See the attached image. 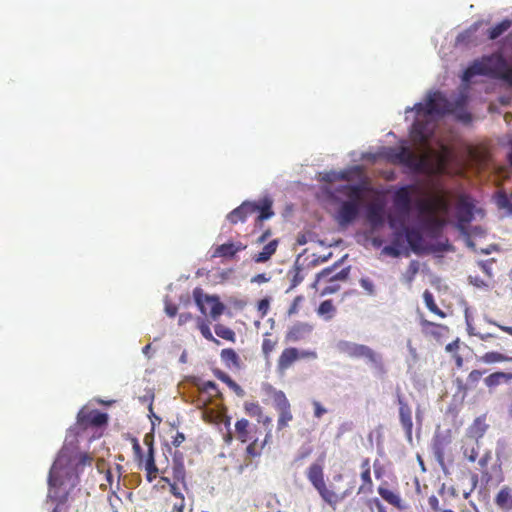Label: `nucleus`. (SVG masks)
<instances>
[{"instance_id":"obj_1","label":"nucleus","mask_w":512,"mask_h":512,"mask_svg":"<svg viewBox=\"0 0 512 512\" xmlns=\"http://www.w3.org/2000/svg\"><path fill=\"white\" fill-rule=\"evenodd\" d=\"M467 99L460 96L454 102H450L441 92L429 93L425 103H417L414 106L416 120L412 125L411 137L414 142L427 145L435 130L434 115L443 116L453 114L463 123H470L472 115L466 109Z\"/></svg>"},{"instance_id":"obj_2","label":"nucleus","mask_w":512,"mask_h":512,"mask_svg":"<svg viewBox=\"0 0 512 512\" xmlns=\"http://www.w3.org/2000/svg\"><path fill=\"white\" fill-rule=\"evenodd\" d=\"M93 460V456L89 453L63 447L50 469L48 484L52 487L68 486L74 488L79 480L78 467L91 465Z\"/></svg>"},{"instance_id":"obj_3","label":"nucleus","mask_w":512,"mask_h":512,"mask_svg":"<svg viewBox=\"0 0 512 512\" xmlns=\"http://www.w3.org/2000/svg\"><path fill=\"white\" fill-rule=\"evenodd\" d=\"M477 75L488 76L512 84V63H509L501 52L483 56L465 69L462 79L464 82H469Z\"/></svg>"},{"instance_id":"obj_4","label":"nucleus","mask_w":512,"mask_h":512,"mask_svg":"<svg viewBox=\"0 0 512 512\" xmlns=\"http://www.w3.org/2000/svg\"><path fill=\"white\" fill-rule=\"evenodd\" d=\"M306 477L323 502L332 508H335L341 501L352 495L355 489L354 484L351 483L344 491L337 492L333 484L326 483L324 466L321 462L312 463L306 470Z\"/></svg>"},{"instance_id":"obj_5","label":"nucleus","mask_w":512,"mask_h":512,"mask_svg":"<svg viewBox=\"0 0 512 512\" xmlns=\"http://www.w3.org/2000/svg\"><path fill=\"white\" fill-rule=\"evenodd\" d=\"M255 213L258 215L255 219L253 232H255L257 228L262 227L264 220H267L274 215L272 210V201L269 198H264L259 202L244 201L240 206L233 209L227 215V220L231 224L235 225L239 222H245L249 216Z\"/></svg>"},{"instance_id":"obj_6","label":"nucleus","mask_w":512,"mask_h":512,"mask_svg":"<svg viewBox=\"0 0 512 512\" xmlns=\"http://www.w3.org/2000/svg\"><path fill=\"white\" fill-rule=\"evenodd\" d=\"M385 157L393 164L403 165L414 172H422L427 166V160L406 146L390 147L385 151Z\"/></svg>"},{"instance_id":"obj_7","label":"nucleus","mask_w":512,"mask_h":512,"mask_svg":"<svg viewBox=\"0 0 512 512\" xmlns=\"http://www.w3.org/2000/svg\"><path fill=\"white\" fill-rule=\"evenodd\" d=\"M263 391L265 395L271 399L275 409L278 411V429L281 430L285 428L293 419L291 405L285 393L282 390L276 389L269 383L263 385Z\"/></svg>"},{"instance_id":"obj_8","label":"nucleus","mask_w":512,"mask_h":512,"mask_svg":"<svg viewBox=\"0 0 512 512\" xmlns=\"http://www.w3.org/2000/svg\"><path fill=\"white\" fill-rule=\"evenodd\" d=\"M194 301L203 315H207L209 308V316L213 320H217L224 312L225 305L220 301L216 295H208L204 293L203 289L196 287L193 290Z\"/></svg>"},{"instance_id":"obj_9","label":"nucleus","mask_w":512,"mask_h":512,"mask_svg":"<svg viewBox=\"0 0 512 512\" xmlns=\"http://www.w3.org/2000/svg\"><path fill=\"white\" fill-rule=\"evenodd\" d=\"M475 204L467 194H461L457 198L455 206L456 227L464 235H469L468 225L474 219Z\"/></svg>"},{"instance_id":"obj_10","label":"nucleus","mask_w":512,"mask_h":512,"mask_svg":"<svg viewBox=\"0 0 512 512\" xmlns=\"http://www.w3.org/2000/svg\"><path fill=\"white\" fill-rule=\"evenodd\" d=\"M338 350L351 358H365L376 367L382 368L383 366L381 356L369 346L350 341H341L338 343Z\"/></svg>"},{"instance_id":"obj_11","label":"nucleus","mask_w":512,"mask_h":512,"mask_svg":"<svg viewBox=\"0 0 512 512\" xmlns=\"http://www.w3.org/2000/svg\"><path fill=\"white\" fill-rule=\"evenodd\" d=\"M316 358L317 353L313 350H299L296 347H286L277 359L276 371L278 374L284 375L298 360Z\"/></svg>"},{"instance_id":"obj_12","label":"nucleus","mask_w":512,"mask_h":512,"mask_svg":"<svg viewBox=\"0 0 512 512\" xmlns=\"http://www.w3.org/2000/svg\"><path fill=\"white\" fill-rule=\"evenodd\" d=\"M107 422L108 415L97 409L83 407L77 414V426L82 430L103 427Z\"/></svg>"},{"instance_id":"obj_13","label":"nucleus","mask_w":512,"mask_h":512,"mask_svg":"<svg viewBox=\"0 0 512 512\" xmlns=\"http://www.w3.org/2000/svg\"><path fill=\"white\" fill-rule=\"evenodd\" d=\"M336 265L332 267H328L323 269L321 272L317 274V282L318 283H331V285L326 286L322 294H331L339 290V285L334 284L337 281H345L349 276V268H342L340 271H335Z\"/></svg>"},{"instance_id":"obj_14","label":"nucleus","mask_w":512,"mask_h":512,"mask_svg":"<svg viewBox=\"0 0 512 512\" xmlns=\"http://www.w3.org/2000/svg\"><path fill=\"white\" fill-rule=\"evenodd\" d=\"M419 325L421 328V332L425 337L434 339L438 343H441L450 332L448 326L429 321L425 319L423 316H421L419 319Z\"/></svg>"},{"instance_id":"obj_15","label":"nucleus","mask_w":512,"mask_h":512,"mask_svg":"<svg viewBox=\"0 0 512 512\" xmlns=\"http://www.w3.org/2000/svg\"><path fill=\"white\" fill-rule=\"evenodd\" d=\"M247 245L241 241H228L216 246L211 254L212 258L234 259L237 253L244 251Z\"/></svg>"},{"instance_id":"obj_16","label":"nucleus","mask_w":512,"mask_h":512,"mask_svg":"<svg viewBox=\"0 0 512 512\" xmlns=\"http://www.w3.org/2000/svg\"><path fill=\"white\" fill-rule=\"evenodd\" d=\"M360 485L357 495H370L373 493L374 483L371 475V463L369 458H363L360 463Z\"/></svg>"},{"instance_id":"obj_17","label":"nucleus","mask_w":512,"mask_h":512,"mask_svg":"<svg viewBox=\"0 0 512 512\" xmlns=\"http://www.w3.org/2000/svg\"><path fill=\"white\" fill-rule=\"evenodd\" d=\"M397 403L399 405L400 423L407 437L411 439L413 430L412 411L404 396L400 392L397 393Z\"/></svg>"},{"instance_id":"obj_18","label":"nucleus","mask_w":512,"mask_h":512,"mask_svg":"<svg viewBox=\"0 0 512 512\" xmlns=\"http://www.w3.org/2000/svg\"><path fill=\"white\" fill-rule=\"evenodd\" d=\"M360 205L355 201H343L337 211L336 219L339 224L352 223L359 215Z\"/></svg>"},{"instance_id":"obj_19","label":"nucleus","mask_w":512,"mask_h":512,"mask_svg":"<svg viewBox=\"0 0 512 512\" xmlns=\"http://www.w3.org/2000/svg\"><path fill=\"white\" fill-rule=\"evenodd\" d=\"M313 325L307 322H296L286 332V342H300L306 340L313 332Z\"/></svg>"},{"instance_id":"obj_20","label":"nucleus","mask_w":512,"mask_h":512,"mask_svg":"<svg viewBox=\"0 0 512 512\" xmlns=\"http://www.w3.org/2000/svg\"><path fill=\"white\" fill-rule=\"evenodd\" d=\"M415 186L408 185L400 187L394 194L393 202L395 207L402 212H409L412 204V192Z\"/></svg>"},{"instance_id":"obj_21","label":"nucleus","mask_w":512,"mask_h":512,"mask_svg":"<svg viewBox=\"0 0 512 512\" xmlns=\"http://www.w3.org/2000/svg\"><path fill=\"white\" fill-rule=\"evenodd\" d=\"M420 210L428 213L442 212L446 214L450 210V201L447 197L439 195L431 200L422 201Z\"/></svg>"},{"instance_id":"obj_22","label":"nucleus","mask_w":512,"mask_h":512,"mask_svg":"<svg viewBox=\"0 0 512 512\" xmlns=\"http://www.w3.org/2000/svg\"><path fill=\"white\" fill-rule=\"evenodd\" d=\"M72 488H69L68 486H61V487H52L49 484V495L48 497L56 501V506L51 512H66V508L64 507V504L66 503L68 499V494Z\"/></svg>"},{"instance_id":"obj_23","label":"nucleus","mask_w":512,"mask_h":512,"mask_svg":"<svg viewBox=\"0 0 512 512\" xmlns=\"http://www.w3.org/2000/svg\"><path fill=\"white\" fill-rule=\"evenodd\" d=\"M494 503L501 511H512V488L508 485L502 486L494 497Z\"/></svg>"},{"instance_id":"obj_24","label":"nucleus","mask_w":512,"mask_h":512,"mask_svg":"<svg viewBox=\"0 0 512 512\" xmlns=\"http://www.w3.org/2000/svg\"><path fill=\"white\" fill-rule=\"evenodd\" d=\"M493 201L498 210L504 211L506 216L512 217V193L499 189L494 193Z\"/></svg>"},{"instance_id":"obj_25","label":"nucleus","mask_w":512,"mask_h":512,"mask_svg":"<svg viewBox=\"0 0 512 512\" xmlns=\"http://www.w3.org/2000/svg\"><path fill=\"white\" fill-rule=\"evenodd\" d=\"M378 494L381 498L386 501L388 504L394 506L399 510H403L405 505L402 502L400 495L390 489L387 488V483L381 484L377 488Z\"/></svg>"},{"instance_id":"obj_26","label":"nucleus","mask_w":512,"mask_h":512,"mask_svg":"<svg viewBox=\"0 0 512 512\" xmlns=\"http://www.w3.org/2000/svg\"><path fill=\"white\" fill-rule=\"evenodd\" d=\"M367 220L373 228H378L384 224V207L382 204L373 203L367 208Z\"/></svg>"},{"instance_id":"obj_27","label":"nucleus","mask_w":512,"mask_h":512,"mask_svg":"<svg viewBox=\"0 0 512 512\" xmlns=\"http://www.w3.org/2000/svg\"><path fill=\"white\" fill-rule=\"evenodd\" d=\"M461 447L464 457L471 463H474L479 455L480 441L464 437Z\"/></svg>"},{"instance_id":"obj_28","label":"nucleus","mask_w":512,"mask_h":512,"mask_svg":"<svg viewBox=\"0 0 512 512\" xmlns=\"http://www.w3.org/2000/svg\"><path fill=\"white\" fill-rule=\"evenodd\" d=\"M220 359L228 369L240 370L242 367L240 356L232 348L222 349L220 352Z\"/></svg>"},{"instance_id":"obj_29","label":"nucleus","mask_w":512,"mask_h":512,"mask_svg":"<svg viewBox=\"0 0 512 512\" xmlns=\"http://www.w3.org/2000/svg\"><path fill=\"white\" fill-rule=\"evenodd\" d=\"M279 246V240L273 239L269 241L260 252L255 253L252 256V260L255 263H265L271 259V257L276 253Z\"/></svg>"},{"instance_id":"obj_30","label":"nucleus","mask_w":512,"mask_h":512,"mask_svg":"<svg viewBox=\"0 0 512 512\" xmlns=\"http://www.w3.org/2000/svg\"><path fill=\"white\" fill-rule=\"evenodd\" d=\"M484 373L485 371L475 369L468 374L466 383H462L460 380L458 381V391L463 394V397L467 395L469 390H473L477 387Z\"/></svg>"},{"instance_id":"obj_31","label":"nucleus","mask_w":512,"mask_h":512,"mask_svg":"<svg viewBox=\"0 0 512 512\" xmlns=\"http://www.w3.org/2000/svg\"><path fill=\"white\" fill-rule=\"evenodd\" d=\"M144 469L146 471V478L148 482H152L158 473V468L154 458V447L152 443L148 444L147 455L144 458Z\"/></svg>"},{"instance_id":"obj_32","label":"nucleus","mask_w":512,"mask_h":512,"mask_svg":"<svg viewBox=\"0 0 512 512\" xmlns=\"http://www.w3.org/2000/svg\"><path fill=\"white\" fill-rule=\"evenodd\" d=\"M198 390H199L201 396L204 395V394H208V397L206 399H202V397H200L198 399V402L201 403L203 406H206L207 404H209L213 397H220L221 396V393H220V391L218 389L217 384L215 382H213V381L203 382L198 387Z\"/></svg>"},{"instance_id":"obj_33","label":"nucleus","mask_w":512,"mask_h":512,"mask_svg":"<svg viewBox=\"0 0 512 512\" xmlns=\"http://www.w3.org/2000/svg\"><path fill=\"white\" fill-rule=\"evenodd\" d=\"M278 337L273 336L271 333L266 332L263 335V340L261 344V351L264 359L269 361L271 358V354L275 351L278 345Z\"/></svg>"},{"instance_id":"obj_34","label":"nucleus","mask_w":512,"mask_h":512,"mask_svg":"<svg viewBox=\"0 0 512 512\" xmlns=\"http://www.w3.org/2000/svg\"><path fill=\"white\" fill-rule=\"evenodd\" d=\"M445 224V219L436 216H430L423 222V228L424 230H426L432 236L435 237L442 232V229L445 226Z\"/></svg>"},{"instance_id":"obj_35","label":"nucleus","mask_w":512,"mask_h":512,"mask_svg":"<svg viewBox=\"0 0 512 512\" xmlns=\"http://www.w3.org/2000/svg\"><path fill=\"white\" fill-rule=\"evenodd\" d=\"M511 379L512 373L497 371L485 377L484 383L489 389H491L501 385L502 383H506Z\"/></svg>"},{"instance_id":"obj_36","label":"nucleus","mask_w":512,"mask_h":512,"mask_svg":"<svg viewBox=\"0 0 512 512\" xmlns=\"http://www.w3.org/2000/svg\"><path fill=\"white\" fill-rule=\"evenodd\" d=\"M487 427L488 426L485 424L483 419L476 418L473 424L468 428L465 437L480 441V439L484 436Z\"/></svg>"},{"instance_id":"obj_37","label":"nucleus","mask_w":512,"mask_h":512,"mask_svg":"<svg viewBox=\"0 0 512 512\" xmlns=\"http://www.w3.org/2000/svg\"><path fill=\"white\" fill-rule=\"evenodd\" d=\"M406 240L413 252L419 253L421 251L423 237L419 230L407 228Z\"/></svg>"},{"instance_id":"obj_38","label":"nucleus","mask_w":512,"mask_h":512,"mask_svg":"<svg viewBox=\"0 0 512 512\" xmlns=\"http://www.w3.org/2000/svg\"><path fill=\"white\" fill-rule=\"evenodd\" d=\"M213 373L217 379L225 383L238 396L244 395V390L242 389V387L238 383H236L227 373L223 372L220 369L214 370Z\"/></svg>"},{"instance_id":"obj_39","label":"nucleus","mask_w":512,"mask_h":512,"mask_svg":"<svg viewBox=\"0 0 512 512\" xmlns=\"http://www.w3.org/2000/svg\"><path fill=\"white\" fill-rule=\"evenodd\" d=\"M492 460V452L490 450H487L484 452V454L481 456V458L478 461V465L480 467L482 480L486 483H489L492 480V474L489 472L488 464Z\"/></svg>"},{"instance_id":"obj_40","label":"nucleus","mask_w":512,"mask_h":512,"mask_svg":"<svg viewBox=\"0 0 512 512\" xmlns=\"http://www.w3.org/2000/svg\"><path fill=\"white\" fill-rule=\"evenodd\" d=\"M479 361L484 364H494L500 362H512V357H508L503 353L491 351L486 352L482 356L479 357Z\"/></svg>"},{"instance_id":"obj_41","label":"nucleus","mask_w":512,"mask_h":512,"mask_svg":"<svg viewBox=\"0 0 512 512\" xmlns=\"http://www.w3.org/2000/svg\"><path fill=\"white\" fill-rule=\"evenodd\" d=\"M512 25V21L509 19H504L500 23L496 24L494 27L490 28L487 31V37L489 40H495L500 37L504 32H506Z\"/></svg>"},{"instance_id":"obj_42","label":"nucleus","mask_w":512,"mask_h":512,"mask_svg":"<svg viewBox=\"0 0 512 512\" xmlns=\"http://www.w3.org/2000/svg\"><path fill=\"white\" fill-rule=\"evenodd\" d=\"M249 425V421L244 418L235 423L236 437L242 443H246L250 439Z\"/></svg>"},{"instance_id":"obj_43","label":"nucleus","mask_w":512,"mask_h":512,"mask_svg":"<svg viewBox=\"0 0 512 512\" xmlns=\"http://www.w3.org/2000/svg\"><path fill=\"white\" fill-rule=\"evenodd\" d=\"M347 201H355L361 205V201L363 200L364 192L366 191V187L364 184H355L351 187H347Z\"/></svg>"},{"instance_id":"obj_44","label":"nucleus","mask_w":512,"mask_h":512,"mask_svg":"<svg viewBox=\"0 0 512 512\" xmlns=\"http://www.w3.org/2000/svg\"><path fill=\"white\" fill-rule=\"evenodd\" d=\"M423 299H424L425 305L429 309V311H431L432 313L436 314L437 316H439L441 318L446 317V313L437 306V304L435 303L433 294L429 290L424 291Z\"/></svg>"},{"instance_id":"obj_45","label":"nucleus","mask_w":512,"mask_h":512,"mask_svg":"<svg viewBox=\"0 0 512 512\" xmlns=\"http://www.w3.org/2000/svg\"><path fill=\"white\" fill-rule=\"evenodd\" d=\"M172 475L173 479L177 482L185 483L186 471L181 459L176 458L173 459L172 464Z\"/></svg>"},{"instance_id":"obj_46","label":"nucleus","mask_w":512,"mask_h":512,"mask_svg":"<svg viewBox=\"0 0 512 512\" xmlns=\"http://www.w3.org/2000/svg\"><path fill=\"white\" fill-rule=\"evenodd\" d=\"M336 312V308L332 300H325L320 303L317 313L325 320H331Z\"/></svg>"},{"instance_id":"obj_47","label":"nucleus","mask_w":512,"mask_h":512,"mask_svg":"<svg viewBox=\"0 0 512 512\" xmlns=\"http://www.w3.org/2000/svg\"><path fill=\"white\" fill-rule=\"evenodd\" d=\"M215 334L229 342L234 343L236 341V333L229 327L223 324H216L214 326Z\"/></svg>"},{"instance_id":"obj_48","label":"nucleus","mask_w":512,"mask_h":512,"mask_svg":"<svg viewBox=\"0 0 512 512\" xmlns=\"http://www.w3.org/2000/svg\"><path fill=\"white\" fill-rule=\"evenodd\" d=\"M459 347H460V340L457 338L454 341L448 343L445 347V350L449 353H453V358L455 360L456 366L460 368L463 365V358L458 353Z\"/></svg>"},{"instance_id":"obj_49","label":"nucleus","mask_w":512,"mask_h":512,"mask_svg":"<svg viewBox=\"0 0 512 512\" xmlns=\"http://www.w3.org/2000/svg\"><path fill=\"white\" fill-rule=\"evenodd\" d=\"M198 329L200 330L202 336L210 341V342H213L214 344L216 345H220V341L215 338L210 330V327L209 325L204 321V320H199L198 321Z\"/></svg>"},{"instance_id":"obj_50","label":"nucleus","mask_w":512,"mask_h":512,"mask_svg":"<svg viewBox=\"0 0 512 512\" xmlns=\"http://www.w3.org/2000/svg\"><path fill=\"white\" fill-rule=\"evenodd\" d=\"M244 408L245 412L251 417L260 418L263 414L262 407L257 402H246Z\"/></svg>"},{"instance_id":"obj_51","label":"nucleus","mask_w":512,"mask_h":512,"mask_svg":"<svg viewBox=\"0 0 512 512\" xmlns=\"http://www.w3.org/2000/svg\"><path fill=\"white\" fill-rule=\"evenodd\" d=\"M418 271H419V263H418V261L412 260L409 263V266H408V268L406 270V273L404 275L406 281L408 283H411L414 280V278H415L416 274L418 273Z\"/></svg>"},{"instance_id":"obj_52","label":"nucleus","mask_w":512,"mask_h":512,"mask_svg":"<svg viewBox=\"0 0 512 512\" xmlns=\"http://www.w3.org/2000/svg\"><path fill=\"white\" fill-rule=\"evenodd\" d=\"M322 180L326 182H333L335 180H349L346 172H327L322 176Z\"/></svg>"},{"instance_id":"obj_53","label":"nucleus","mask_w":512,"mask_h":512,"mask_svg":"<svg viewBox=\"0 0 512 512\" xmlns=\"http://www.w3.org/2000/svg\"><path fill=\"white\" fill-rule=\"evenodd\" d=\"M132 448L135 460L139 463V465H141L144 461V454L142 447L136 438L132 440Z\"/></svg>"},{"instance_id":"obj_54","label":"nucleus","mask_w":512,"mask_h":512,"mask_svg":"<svg viewBox=\"0 0 512 512\" xmlns=\"http://www.w3.org/2000/svg\"><path fill=\"white\" fill-rule=\"evenodd\" d=\"M303 301L304 297L302 295L296 296L288 309V315L292 316L297 314L299 312L300 305L302 304Z\"/></svg>"},{"instance_id":"obj_55","label":"nucleus","mask_w":512,"mask_h":512,"mask_svg":"<svg viewBox=\"0 0 512 512\" xmlns=\"http://www.w3.org/2000/svg\"><path fill=\"white\" fill-rule=\"evenodd\" d=\"M360 286L369 294V295H374L375 293V286H374V283L371 279L367 278V277H364V278H361L360 281Z\"/></svg>"},{"instance_id":"obj_56","label":"nucleus","mask_w":512,"mask_h":512,"mask_svg":"<svg viewBox=\"0 0 512 512\" xmlns=\"http://www.w3.org/2000/svg\"><path fill=\"white\" fill-rule=\"evenodd\" d=\"M262 448H263V445L259 447L257 444V441L255 440L247 446L246 453L250 457H257L261 454Z\"/></svg>"},{"instance_id":"obj_57","label":"nucleus","mask_w":512,"mask_h":512,"mask_svg":"<svg viewBox=\"0 0 512 512\" xmlns=\"http://www.w3.org/2000/svg\"><path fill=\"white\" fill-rule=\"evenodd\" d=\"M382 253L396 258L400 256L401 251L398 245H388L383 248Z\"/></svg>"},{"instance_id":"obj_58","label":"nucleus","mask_w":512,"mask_h":512,"mask_svg":"<svg viewBox=\"0 0 512 512\" xmlns=\"http://www.w3.org/2000/svg\"><path fill=\"white\" fill-rule=\"evenodd\" d=\"M476 27L469 28L468 30L464 31L463 33H460L457 36V42L458 43H467L468 39L476 32Z\"/></svg>"},{"instance_id":"obj_59","label":"nucleus","mask_w":512,"mask_h":512,"mask_svg":"<svg viewBox=\"0 0 512 512\" xmlns=\"http://www.w3.org/2000/svg\"><path fill=\"white\" fill-rule=\"evenodd\" d=\"M269 305H270V302H269V299H267V298L261 299L258 302L257 309L261 313L262 317H264L268 313Z\"/></svg>"},{"instance_id":"obj_60","label":"nucleus","mask_w":512,"mask_h":512,"mask_svg":"<svg viewBox=\"0 0 512 512\" xmlns=\"http://www.w3.org/2000/svg\"><path fill=\"white\" fill-rule=\"evenodd\" d=\"M468 279H469L470 284H472L473 286H475L477 288L488 287L487 283L483 279H481L479 276L470 275Z\"/></svg>"},{"instance_id":"obj_61","label":"nucleus","mask_w":512,"mask_h":512,"mask_svg":"<svg viewBox=\"0 0 512 512\" xmlns=\"http://www.w3.org/2000/svg\"><path fill=\"white\" fill-rule=\"evenodd\" d=\"M313 407H314V416L316 418H321L325 413H327V410L321 405L318 401H313Z\"/></svg>"},{"instance_id":"obj_62","label":"nucleus","mask_w":512,"mask_h":512,"mask_svg":"<svg viewBox=\"0 0 512 512\" xmlns=\"http://www.w3.org/2000/svg\"><path fill=\"white\" fill-rule=\"evenodd\" d=\"M478 265L488 277H492V261H480Z\"/></svg>"},{"instance_id":"obj_63","label":"nucleus","mask_w":512,"mask_h":512,"mask_svg":"<svg viewBox=\"0 0 512 512\" xmlns=\"http://www.w3.org/2000/svg\"><path fill=\"white\" fill-rule=\"evenodd\" d=\"M428 504L430 506V508L434 511V512H441L442 510L440 509V506H439V499L435 496V495H431L429 498H428Z\"/></svg>"},{"instance_id":"obj_64","label":"nucleus","mask_w":512,"mask_h":512,"mask_svg":"<svg viewBox=\"0 0 512 512\" xmlns=\"http://www.w3.org/2000/svg\"><path fill=\"white\" fill-rule=\"evenodd\" d=\"M169 491L174 497L178 498L179 500L185 499L183 493L180 491L176 483L170 484Z\"/></svg>"}]
</instances>
